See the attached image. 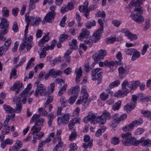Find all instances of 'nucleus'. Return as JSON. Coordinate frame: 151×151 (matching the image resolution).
Returning <instances> with one entry per match:
<instances>
[{"label": "nucleus", "instance_id": "obj_1", "mask_svg": "<svg viewBox=\"0 0 151 151\" xmlns=\"http://www.w3.org/2000/svg\"><path fill=\"white\" fill-rule=\"evenodd\" d=\"M44 120V119L42 118L38 119L35 122V125L32 128V133L34 134V138L40 139L43 136L44 133L39 131L41 129L40 126L43 125Z\"/></svg>", "mask_w": 151, "mask_h": 151}, {"label": "nucleus", "instance_id": "obj_2", "mask_svg": "<svg viewBox=\"0 0 151 151\" xmlns=\"http://www.w3.org/2000/svg\"><path fill=\"white\" fill-rule=\"evenodd\" d=\"M121 137L122 138H126L122 141L123 144L125 146L134 145L137 146L138 145V140H136L134 138L132 137L131 134L129 132L122 134Z\"/></svg>", "mask_w": 151, "mask_h": 151}, {"label": "nucleus", "instance_id": "obj_3", "mask_svg": "<svg viewBox=\"0 0 151 151\" xmlns=\"http://www.w3.org/2000/svg\"><path fill=\"white\" fill-rule=\"evenodd\" d=\"M104 19H98V22L100 26V28L94 33L95 42H97L100 40L101 34L103 32L104 22Z\"/></svg>", "mask_w": 151, "mask_h": 151}, {"label": "nucleus", "instance_id": "obj_4", "mask_svg": "<svg viewBox=\"0 0 151 151\" xmlns=\"http://www.w3.org/2000/svg\"><path fill=\"white\" fill-rule=\"evenodd\" d=\"M142 122V119L140 118L138 120H137L133 121L127 126L124 127L122 128V129L124 131H130L132 129H134V127L141 124Z\"/></svg>", "mask_w": 151, "mask_h": 151}, {"label": "nucleus", "instance_id": "obj_5", "mask_svg": "<svg viewBox=\"0 0 151 151\" xmlns=\"http://www.w3.org/2000/svg\"><path fill=\"white\" fill-rule=\"evenodd\" d=\"M46 88L44 87V85L40 84L37 87L34 93V96L36 97H37L38 94H39L41 96L45 95L47 93Z\"/></svg>", "mask_w": 151, "mask_h": 151}, {"label": "nucleus", "instance_id": "obj_6", "mask_svg": "<svg viewBox=\"0 0 151 151\" xmlns=\"http://www.w3.org/2000/svg\"><path fill=\"white\" fill-rule=\"evenodd\" d=\"M130 16L134 21L139 24H142L145 20L144 17L140 14L137 13L134 14L132 12L131 13Z\"/></svg>", "mask_w": 151, "mask_h": 151}, {"label": "nucleus", "instance_id": "obj_7", "mask_svg": "<svg viewBox=\"0 0 151 151\" xmlns=\"http://www.w3.org/2000/svg\"><path fill=\"white\" fill-rule=\"evenodd\" d=\"M9 26V22L7 19L4 17L1 19V21L0 23V28L3 30V33L5 35L8 32Z\"/></svg>", "mask_w": 151, "mask_h": 151}, {"label": "nucleus", "instance_id": "obj_8", "mask_svg": "<svg viewBox=\"0 0 151 151\" xmlns=\"http://www.w3.org/2000/svg\"><path fill=\"white\" fill-rule=\"evenodd\" d=\"M106 52L104 50H101L99 51V53L95 54L93 56L94 63H97L98 61H99L100 59H103L104 57L106 55Z\"/></svg>", "mask_w": 151, "mask_h": 151}, {"label": "nucleus", "instance_id": "obj_9", "mask_svg": "<svg viewBox=\"0 0 151 151\" xmlns=\"http://www.w3.org/2000/svg\"><path fill=\"white\" fill-rule=\"evenodd\" d=\"M132 99L133 101L130 103L128 104L124 107V109L127 111H129L132 109H133L136 104V101L137 100V97L135 95L132 96Z\"/></svg>", "mask_w": 151, "mask_h": 151}, {"label": "nucleus", "instance_id": "obj_10", "mask_svg": "<svg viewBox=\"0 0 151 151\" xmlns=\"http://www.w3.org/2000/svg\"><path fill=\"white\" fill-rule=\"evenodd\" d=\"M97 115V113H93L92 112H88L87 116L83 118V121L86 123L89 121L94 123V120L96 117Z\"/></svg>", "mask_w": 151, "mask_h": 151}, {"label": "nucleus", "instance_id": "obj_11", "mask_svg": "<svg viewBox=\"0 0 151 151\" xmlns=\"http://www.w3.org/2000/svg\"><path fill=\"white\" fill-rule=\"evenodd\" d=\"M26 46H27L26 49L27 51H29L32 47L31 43L30 42H28L26 38L24 37L22 44L20 46L19 50H22L24 49Z\"/></svg>", "mask_w": 151, "mask_h": 151}, {"label": "nucleus", "instance_id": "obj_12", "mask_svg": "<svg viewBox=\"0 0 151 151\" xmlns=\"http://www.w3.org/2000/svg\"><path fill=\"white\" fill-rule=\"evenodd\" d=\"M90 34V33L88 30L86 28H83L81 30L78 39L81 40H83L84 38L87 37Z\"/></svg>", "mask_w": 151, "mask_h": 151}, {"label": "nucleus", "instance_id": "obj_13", "mask_svg": "<svg viewBox=\"0 0 151 151\" xmlns=\"http://www.w3.org/2000/svg\"><path fill=\"white\" fill-rule=\"evenodd\" d=\"M140 83L138 81H132L129 83V87L130 89V92L133 93V91L137 87Z\"/></svg>", "mask_w": 151, "mask_h": 151}, {"label": "nucleus", "instance_id": "obj_14", "mask_svg": "<svg viewBox=\"0 0 151 151\" xmlns=\"http://www.w3.org/2000/svg\"><path fill=\"white\" fill-rule=\"evenodd\" d=\"M55 14L52 12H50L47 14L44 17L45 20L47 22L51 23L55 17Z\"/></svg>", "mask_w": 151, "mask_h": 151}, {"label": "nucleus", "instance_id": "obj_15", "mask_svg": "<svg viewBox=\"0 0 151 151\" xmlns=\"http://www.w3.org/2000/svg\"><path fill=\"white\" fill-rule=\"evenodd\" d=\"M125 35L127 37L128 39L131 41L136 40L138 37L136 34H133L128 30H126L124 32Z\"/></svg>", "mask_w": 151, "mask_h": 151}, {"label": "nucleus", "instance_id": "obj_16", "mask_svg": "<svg viewBox=\"0 0 151 151\" xmlns=\"http://www.w3.org/2000/svg\"><path fill=\"white\" fill-rule=\"evenodd\" d=\"M142 143V146H147V147L151 146V141L149 139H145L144 137H142L139 140H138V145Z\"/></svg>", "mask_w": 151, "mask_h": 151}, {"label": "nucleus", "instance_id": "obj_17", "mask_svg": "<svg viewBox=\"0 0 151 151\" xmlns=\"http://www.w3.org/2000/svg\"><path fill=\"white\" fill-rule=\"evenodd\" d=\"M75 73L76 75L75 81L76 83H78L80 81V78L82 74L81 67H80L79 68L76 69L75 70Z\"/></svg>", "mask_w": 151, "mask_h": 151}, {"label": "nucleus", "instance_id": "obj_18", "mask_svg": "<svg viewBox=\"0 0 151 151\" xmlns=\"http://www.w3.org/2000/svg\"><path fill=\"white\" fill-rule=\"evenodd\" d=\"M119 76L121 78L124 77L128 73L127 70L126 69L123 67L121 66L118 68Z\"/></svg>", "mask_w": 151, "mask_h": 151}, {"label": "nucleus", "instance_id": "obj_19", "mask_svg": "<svg viewBox=\"0 0 151 151\" xmlns=\"http://www.w3.org/2000/svg\"><path fill=\"white\" fill-rule=\"evenodd\" d=\"M79 87L78 86H76L72 87L70 89L68 92V94L69 95H72L73 94V96H78V92L79 91Z\"/></svg>", "mask_w": 151, "mask_h": 151}, {"label": "nucleus", "instance_id": "obj_20", "mask_svg": "<svg viewBox=\"0 0 151 151\" xmlns=\"http://www.w3.org/2000/svg\"><path fill=\"white\" fill-rule=\"evenodd\" d=\"M70 116V114L68 113L63 115L60 118L61 122L63 124H67L69 121Z\"/></svg>", "mask_w": 151, "mask_h": 151}, {"label": "nucleus", "instance_id": "obj_21", "mask_svg": "<svg viewBox=\"0 0 151 151\" xmlns=\"http://www.w3.org/2000/svg\"><path fill=\"white\" fill-rule=\"evenodd\" d=\"M49 73L50 76H51L53 78H55L57 76L60 75L62 73V72L61 70H55L53 69L50 70Z\"/></svg>", "mask_w": 151, "mask_h": 151}, {"label": "nucleus", "instance_id": "obj_22", "mask_svg": "<svg viewBox=\"0 0 151 151\" xmlns=\"http://www.w3.org/2000/svg\"><path fill=\"white\" fill-rule=\"evenodd\" d=\"M11 89L13 91L15 90L16 89H19V90H22V84L19 81H17L14 83L12 87L11 88Z\"/></svg>", "mask_w": 151, "mask_h": 151}, {"label": "nucleus", "instance_id": "obj_23", "mask_svg": "<svg viewBox=\"0 0 151 151\" xmlns=\"http://www.w3.org/2000/svg\"><path fill=\"white\" fill-rule=\"evenodd\" d=\"M50 39V37L48 35H46L43 36L42 38L39 41L38 44L40 47H42L44 44L46 42L48 41Z\"/></svg>", "mask_w": 151, "mask_h": 151}, {"label": "nucleus", "instance_id": "obj_24", "mask_svg": "<svg viewBox=\"0 0 151 151\" xmlns=\"http://www.w3.org/2000/svg\"><path fill=\"white\" fill-rule=\"evenodd\" d=\"M81 92L83 93V95L82 96H81L80 97L83 100L84 103L85 105L88 100L89 95L85 89H82L81 90Z\"/></svg>", "mask_w": 151, "mask_h": 151}, {"label": "nucleus", "instance_id": "obj_25", "mask_svg": "<svg viewBox=\"0 0 151 151\" xmlns=\"http://www.w3.org/2000/svg\"><path fill=\"white\" fill-rule=\"evenodd\" d=\"M56 117V116L54 114V112L49 114L47 116L48 119V124L49 127H51L52 125V122L53 119Z\"/></svg>", "mask_w": 151, "mask_h": 151}, {"label": "nucleus", "instance_id": "obj_26", "mask_svg": "<svg viewBox=\"0 0 151 151\" xmlns=\"http://www.w3.org/2000/svg\"><path fill=\"white\" fill-rule=\"evenodd\" d=\"M58 143L56 145L54 149V151H62L61 148L63 147V143L61 141V138L58 137Z\"/></svg>", "mask_w": 151, "mask_h": 151}, {"label": "nucleus", "instance_id": "obj_27", "mask_svg": "<svg viewBox=\"0 0 151 151\" xmlns=\"http://www.w3.org/2000/svg\"><path fill=\"white\" fill-rule=\"evenodd\" d=\"M106 122V120H105L104 118H103L102 116L101 115L96 117L94 122V124H95L96 123H99L100 124L102 125L104 124Z\"/></svg>", "mask_w": 151, "mask_h": 151}, {"label": "nucleus", "instance_id": "obj_28", "mask_svg": "<svg viewBox=\"0 0 151 151\" xmlns=\"http://www.w3.org/2000/svg\"><path fill=\"white\" fill-rule=\"evenodd\" d=\"M101 69V68H98L92 70L91 74V79L93 81L96 80V74Z\"/></svg>", "mask_w": 151, "mask_h": 151}, {"label": "nucleus", "instance_id": "obj_29", "mask_svg": "<svg viewBox=\"0 0 151 151\" xmlns=\"http://www.w3.org/2000/svg\"><path fill=\"white\" fill-rule=\"evenodd\" d=\"M13 143V140L10 139L8 138L5 141L2 142L1 143V147L2 148L4 149L6 145H11Z\"/></svg>", "mask_w": 151, "mask_h": 151}, {"label": "nucleus", "instance_id": "obj_30", "mask_svg": "<svg viewBox=\"0 0 151 151\" xmlns=\"http://www.w3.org/2000/svg\"><path fill=\"white\" fill-rule=\"evenodd\" d=\"M3 107L6 112L8 113H11L15 112V110L9 106L4 104L3 105Z\"/></svg>", "mask_w": 151, "mask_h": 151}, {"label": "nucleus", "instance_id": "obj_31", "mask_svg": "<svg viewBox=\"0 0 151 151\" xmlns=\"http://www.w3.org/2000/svg\"><path fill=\"white\" fill-rule=\"evenodd\" d=\"M145 0H137L135 2H130L129 4V6L132 5V6H140V5L142 4L143 2Z\"/></svg>", "mask_w": 151, "mask_h": 151}, {"label": "nucleus", "instance_id": "obj_32", "mask_svg": "<svg viewBox=\"0 0 151 151\" xmlns=\"http://www.w3.org/2000/svg\"><path fill=\"white\" fill-rule=\"evenodd\" d=\"M9 11L6 7H4L2 10V16L4 17H7L9 15Z\"/></svg>", "mask_w": 151, "mask_h": 151}, {"label": "nucleus", "instance_id": "obj_33", "mask_svg": "<svg viewBox=\"0 0 151 151\" xmlns=\"http://www.w3.org/2000/svg\"><path fill=\"white\" fill-rule=\"evenodd\" d=\"M56 43V42L55 40H53L52 42L51 45L50 46L48 45L46 47H44L42 50H45L46 51L47 50L49 49H50V50H53L55 46Z\"/></svg>", "mask_w": 151, "mask_h": 151}, {"label": "nucleus", "instance_id": "obj_34", "mask_svg": "<svg viewBox=\"0 0 151 151\" xmlns=\"http://www.w3.org/2000/svg\"><path fill=\"white\" fill-rule=\"evenodd\" d=\"M70 48L72 50H76L78 48L77 42L76 40L73 39L70 44Z\"/></svg>", "mask_w": 151, "mask_h": 151}, {"label": "nucleus", "instance_id": "obj_35", "mask_svg": "<svg viewBox=\"0 0 151 151\" xmlns=\"http://www.w3.org/2000/svg\"><path fill=\"white\" fill-rule=\"evenodd\" d=\"M88 2L86 1L84 2L83 5L80 6L79 7V10L80 12L83 11L84 10L88 9Z\"/></svg>", "mask_w": 151, "mask_h": 151}, {"label": "nucleus", "instance_id": "obj_36", "mask_svg": "<svg viewBox=\"0 0 151 151\" xmlns=\"http://www.w3.org/2000/svg\"><path fill=\"white\" fill-rule=\"evenodd\" d=\"M92 140H91L89 142H84V143L83 144L82 147L84 149H87L88 147L90 148L92 146Z\"/></svg>", "mask_w": 151, "mask_h": 151}, {"label": "nucleus", "instance_id": "obj_37", "mask_svg": "<svg viewBox=\"0 0 151 151\" xmlns=\"http://www.w3.org/2000/svg\"><path fill=\"white\" fill-rule=\"evenodd\" d=\"M96 22L95 20L92 21H88L86 24V27L88 29H90L92 26H94L96 25Z\"/></svg>", "mask_w": 151, "mask_h": 151}, {"label": "nucleus", "instance_id": "obj_38", "mask_svg": "<svg viewBox=\"0 0 151 151\" xmlns=\"http://www.w3.org/2000/svg\"><path fill=\"white\" fill-rule=\"evenodd\" d=\"M101 115L103 118H104L105 120L106 119H109L111 118L109 113L106 110L103 111L102 114Z\"/></svg>", "mask_w": 151, "mask_h": 151}, {"label": "nucleus", "instance_id": "obj_39", "mask_svg": "<svg viewBox=\"0 0 151 151\" xmlns=\"http://www.w3.org/2000/svg\"><path fill=\"white\" fill-rule=\"evenodd\" d=\"M132 54V60L133 61L135 60L140 56V53L138 51H134Z\"/></svg>", "mask_w": 151, "mask_h": 151}, {"label": "nucleus", "instance_id": "obj_40", "mask_svg": "<svg viewBox=\"0 0 151 151\" xmlns=\"http://www.w3.org/2000/svg\"><path fill=\"white\" fill-rule=\"evenodd\" d=\"M35 0H30L29 4V10L30 11L32 10L35 9Z\"/></svg>", "mask_w": 151, "mask_h": 151}, {"label": "nucleus", "instance_id": "obj_41", "mask_svg": "<svg viewBox=\"0 0 151 151\" xmlns=\"http://www.w3.org/2000/svg\"><path fill=\"white\" fill-rule=\"evenodd\" d=\"M120 83L119 80H117L110 83L109 85V88H112L114 87L118 86Z\"/></svg>", "mask_w": 151, "mask_h": 151}, {"label": "nucleus", "instance_id": "obj_42", "mask_svg": "<svg viewBox=\"0 0 151 151\" xmlns=\"http://www.w3.org/2000/svg\"><path fill=\"white\" fill-rule=\"evenodd\" d=\"M109 95L108 94L103 92L101 93L100 96V98L103 101H105L108 98Z\"/></svg>", "mask_w": 151, "mask_h": 151}, {"label": "nucleus", "instance_id": "obj_43", "mask_svg": "<svg viewBox=\"0 0 151 151\" xmlns=\"http://www.w3.org/2000/svg\"><path fill=\"white\" fill-rule=\"evenodd\" d=\"M96 16L97 17H101V19H105L106 18V14L104 11L101 12L100 11H99L96 14Z\"/></svg>", "mask_w": 151, "mask_h": 151}, {"label": "nucleus", "instance_id": "obj_44", "mask_svg": "<svg viewBox=\"0 0 151 151\" xmlns=\"http://www.w3.org/2000/svg\"><path fill=\"white\" fill-rule=\"evenodd\" d=\"M31 88V84L29 83L27 85L26 88L22 91V95H24V96H25L26 95L28 94V91Z\"/></svg>", "mask_w": 151, "mask_h": 151}, {"label": "nucleus", "instance_id": "obj_45", "mask_svg": "<svg viewBox=\"0 0 151 151\" xmlns=\"http://www.w3.org/2000/svg\"><path fill=\"white\" fill-rule=\"evenodd\" d=\"M116 57L117 59L119 60L118 61H116V64L121 65V60L122 59L121 53L120 52H119L116 55Z\"/></svg>", "mask_w": 151, "mask_h": 151}, {"label": "nucleus", "instance_id": "obj_46", "mask_svg": "<svg viewBox=\"0 0 151 151\" xmlns=\"http://www.w3.org/2000/svg\"><path fill=\"white\" fill-rule=\"evenodd\" d=\"M93 36H94V34H93ZM93 40L92 39L90 38L88 39H86L84 41V43L85 44H88L90 46H91L93 44V42H94V40H95V37L93 36ZM96 42H95L96 43Z\"/></svg>", "mask_w": 151, "mask_h": 151}, {"label": "nucleus", "instance_id": "obj_47", "mask_svg": "<svg viewBox=\"0 0 151 151\" xmlns=\"http://www.w3.org/2000/svg\"><path fill=\"white\" fill-rule=\"evenodd\" d=\"M67 87L66 84H64L63 87L58 92V95L60 96L63 95L64 92L66 91Z\"/></svg>", "mask_w": 151, "mask_h": 151}, {"label": "nucleus", "instance_id": "obj_48", "mask_svg": "<svg viewBox=\"0 0 151 151\" xmlns=\"http://www.w3.org/2000/svg\"><path fill=\"white\" fill-rule=\"evenodd\" d=\"M94 63H93L92 65L90 66V67H89V63H86L85 65L86 71L87 72L90 71L94 66Z\"/></svg>", "mask_w": 151, "mask_h": 151}, {"label": "nucleus", "instance_id": "obj_49", "mask_svg": "<svg viewBox=\"0 0 151 151\" xmlns=\"http://www.w3.org/2000/svg\"><path fill=\"white\" fill-rule=\"evenodd\" d=\"M60 102L61 106L63 107L66 106V104L67 102V100L64 96H62L60 99Z\"/></svg>", "mask_w": 151, "mask_h": 151}, {"label": "nucleus", "instance_id": "obj_50", "mask_svg": "<svg viewBox=\"0 0 151 151\" xmlns=\"http://www.w3.org/2000/svg\"><path fill=\"white\" fill-rule=\"evenodd\" d=\"M121 104V101H119L117 102L113 106V110H118Z\"/></svg>", "mask_w": 151, "mask_h": 151}, {"label": "nucleus", "instance_id": "obj_51", "mask_svg": "<svg viewBox=\"0 0 151 151\" xmlns=\"http://www.w3.org/2000/svg\"><path fill=\"white\" fill-rule=\"evenodd\" d=\"M119 142V139L116 137H114L112 138L111 141V143L115 145L118 144Z\"/></svg>", "mask_w": 151, "mask_h": 151}, {"label": "nucleus", "instance_id": "obj_52", "mask_svg": "<svg viewBox=\"0 0 151 151\" xmlns=\"http://www.w3.org/2000/svg\"><path fill=\"white\" fill-rule=\"evenodd\" d=\"M22 109V105L21 104L16 103L15 107V112L20 113Z\"/></svg>", "mask_w": 151, "mask_h": 151}, {"label": "nucleus", "instance_id": "obj_53", "mask_svg": "<svg viewBox=\"0 0 151 151\" xmlns=\"http://www.w3.org/2000/svg\"><path fill=\"white\" fill-rule=\"evenodd\" d=\"M150 22L149 19H146L145 22V25L144 27V30H146L150 27Z\"/></svg>", "mask_w": 151, "mask_h": 151}, {"label": "nucleus", "instance_id": "obj_54", "mask_svg": "<svg viewBox=\"0 0 151 151\" xmlns=\"http://www.w3.org/2000/svg\"><path fill=\"white\" fill-rule=\"evenodd\" d=\"M41 19L40 17H36L35 18L34 22L33 23V26H35L38 25L39 23L41 22Z\"/></svg>", "mask_w": 151, "mask_h": 151}, {"label": "nucleus", "instance_id": "obj_55", "mask_svg": "<svg viewBox=\"0 0 151 151\" xmlns=\"http://www.w3.org/2000/svg\"><path fill=\"white\" fill-rule=\"evenodd\" d=\"M118 115L117 114H114L113 116L114 122L116 123H119L121 121L120 117H117Z\"/></svg>", "mask_w": 151, "mask_h": 151}, {"label": "nucleus", "instance_id": "obj_56", "mask_svg": "<svg viewBox=\"0 0 151 151\" xmlns=\"http://www.w3.org/2000/svg\"><path fill=\"white\" fill-rule=\"evenodd\" d=\"M69 147L70 150L71 151H74L76 150L78 148L76 144L73 143H72L70 145Z\"/></svg>", "mask_w": 151, "mask_h": 151}, {"label": "nucleus", "instance_id": "obj_57", "mask_svg": "<svg viewBox=\"0 0 151 151\" xmlns=\"http://www.w3.org/2000/svg\"><path fill=\"white\" fill-rule=\"evenodd\" d=\"M141 100L143 102H151V96H145L141 99Z\"/></svg>", "mask_w": 151, "mask_h": 151}, {"label": "nucleus", "instance_id": "obj_58", "mask_svg": "<svg viewBox=\"0 0 151 151\" xmlns=\"http://www.w3.org/2000/svg\"><path fill=\"white\" fill-rule=\"evenodd\" d=\"M135 50V49H128L125 50V52L126 55L131 56L133 54Z\"/></svg>", "mask_w": 151, "mask_h": 151}, {"label": "nucleus", "instance_id": "obj_59", "mask_svg": "<svg viewBox=\"0 0 151 151\" xmlns=\"http://www.w3.org/2000/svg\"><path fill=\"white\" fill-rule=\"evenodd\" d=\"M114 64V62L113 61L109 62L107 60H106L104 62V65L106 67L112 66Z\"/></svg>", "mask_w": 151, "mask_h": 151}, {"label": "nucleus", "instance_id": "obj_60", "mask_svg": "<svg viewBox=\"0 0 151 151\" xmlns=\"http://www.w3.org/2000/svg\"><path fill=\"white\" fill-rule=\"evenodd\" d=\"M149 47V45L148 44H146L144 45L143 49L141 51V54L144 55L147 51V49Z\"/></svg>", "mask_w": 151, "mask_h": 151}, {"label": "nucleus", "instance_id": "obj_61", "mask_svg": "<svg viewBox=\"0 0 151 151\" xmlns=\"http://www.w3.org/2000/svg\"><path fill=\"white\" fill-rule=\"evenodd\" d=\"M40 117V114H35L32 116L30 122L32 123L34 122V121H36L38 119H39V118Z\"/></svg>", "mask_w": 151, "mask_h": 151}, {"label": "nucleus", "instance_id": "obj_62", "mask_svg": "<svg viewBox=\"0 0 151 151\" xmlns=\"http://www.w3.org/2000/svg\"><path fill=\"white\" fill-rule=\"evenodd\" d=\"M68 37V36L66 34H63L60 36L59 38L60 41L63 42L65 41Z\"/></svg>", "mask_w": 151, "mask_h": 151}, {"label": "nucleus", "instance_id": "obj_63", "mask_svg": "<svg viewBox=\"0 0 151 151\" xmlns=\"http://www.w3.org/2000/svg\"><path fill=\"white\" fill-rule=\"evenodd\" d=\"M12 30L14 32H17L19 30V27L17 23L16 22L13 23Z\"/></svg>", "mask_w": 151, "mask_h": 151}, {"label": "nucleus", "instance_id": "obj_64", "mask_svg": "<svg viewBox=\"0 0 151 151\" xmlns=\"http://www.w3.org/2000/svg\"><path fill=\"white\" fill-rule=\"evenodd\" d=\"M77 97L76 96L71 97L68 100V102L71 104H72L75 102Z\"/></svg>", "mask_w": 151, "mask_h": 151}]
</instances>
